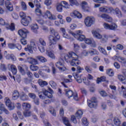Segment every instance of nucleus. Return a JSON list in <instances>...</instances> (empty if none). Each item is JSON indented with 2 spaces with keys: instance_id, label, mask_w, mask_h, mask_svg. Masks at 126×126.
I'll return each instance as SVG.
<instances>
[{
  "instance_id": "f257e3e1",
  "label": "nucleus",
  "mask_w": 126,
  "mask_h": 126,
  "mask_svg": "<svg viewBox=\"0 0 126 126\" xmlns=\"http://www.w3.org/2000/svg\"><path fill=\"white\" fill-rule=\"evenodd\" d=\"M64 60L67 63H70L72 66H77L81 63L78 55L73 52H70L65 55Z\"/></svg>"
},
{
  "instance_id": "f03ea898",
  "label": "nucleus",
  "mask_w": 126,
  "mask_h": 126,
  "mask_svg": "<svg viewBox=\"0 0 126 126\" xmlns=\"http://www.w3.org/2000/svg\"><path fill=\"white\" fill-rule=\"evenodd\" d=\"M29 31L26 30V29H23L20 30L18 32V33L23 39H21V43L22 45H27V40L25 39L27 38V34H29Z\"/></svg>"
},
{
  "instance_id": "7ed1b4c3",
  "label": "nucleus",
  "mask_w": 126,
  "mask_h": 126,
  "mask_svg": "<svg viewBox=\"0 0 126 126\" xmlns=\"http://www.w3.org/2000/svg\"><path fill=\"white\" fill-rule=\"evenodd\" d=\"M83 33V32L82 31H77L75 33L70 31L69 32V34L73 36L75 38L77 39L78 41H80L82 42L85 39V35L82 34Z\"/></svg>"
},
{
  "instance_id": "20e7f679",
  "label": "nucleus",
  "mask_w": 126,
  "mask_h": 126,
  "mask_svg": "<svg viewBox=\"0 0 126 126\" xmlns=\"http://www.w3.org/2000/svg\"><path fill=\"white\" fill-rule=\"evenodd\" d=\"M82 115H83V112L82 111V110H78L76 113L75 116H74V115H72L71 117V122H72L73 124H77V120H76V118L77 119H78V120H80V119H81V118L82 117Z\"/></svg>"
},
{
  "instance_id": "39448f33",
  "label": "nucleus",
  "mask_w": 126,
  "mask_h": 126,
  "mask_svg": "<svg viewBox=\"0 0 126 126\" xmlns=\"http://www.w3.org/2000/svg\"><path fill=\"white\" fill-rule=\"evenodd\" d=\"M65 95L68 98H71V97H73L74 100L75 101H78V95H77V93H73V92L71 90H65Z\"/></svg>"
},
{
  "instance_id": "423d86ee",
  "label": "nucleus",
  "mask_w": 126,
  "mask_h": 126,
  "mask_svg": "<svg viewBox=\"0 0 126 126\" xmlns=\"http://www.w3.org/2000/svg\"><path fill=\"white\" fill-rule=\"evenodd\" d=\"M0 24L1 25H4L5 27L8 30H11V31H13L15 29V27L14 26V24L12 23L11 25H9L7 23H5V22L2 18H0Z\"/></svg>"
},
{
  "instance_id": "0eeeda50",
  "label": "nucleus",
  "mask_w": 126,
  "mask_h": 126,
  "mask_svg": "<svg viewBox=\"0 0 126 126\" xmlns=\"http://www.w3.org/2000/svg\"><path fill=\"white\" fill-rule=\"evenodd\" d=\"M84 23L87 27H91L95 23L94 17H87L84 20Z\"/></svg>"
},
{
  "instance_id": "6e6552de",
  "label": "nucleus",
  "mask_w": 126,
  "mask_h": 126,
  "mask_svg": "<svg viewBox=\"0 0 126 126\" xmlns=\"http://www.w3.org/2000/svg\"><path fill=\"white\" fill-rule=\"evenodd\" d=\"M42 15L44 18H48V19L50 20H57V17L56 15L52 14V13H51V12L49 10H47L46 12L43 13Z\"/></svg>"
},
{
  "instance_id": "1a4fd4ad",
  "label": "nucleus",
  "mask_w": 126,
  "mask_h": 126,
  "mask_svg": "<svg viewBox=\"0 0 126 126\" xmlns=\"http://www.w3.org/2000/svg\"><path fill=\"white\" fill-rule=\"evenodd\" d=\"M60 39L54 38L52 35L48 36V40L49 41V47L50 49H53L56 48V44H57V42Z\"/></svg>"
},
{
  "instance_id": "9d476101",
  "label": "nucleus",
  "mask_w": 126,
  "mask_h": 126,
  "mask_svg": "<svg viewBox=\"0 0 126 126\" xmlns=\"http://www.w3.org/2000/svg\"><path fill=\"white\" fill-rule=\"evenodd\" d=\"M38 41L40 44L38 46V48L41 53H44L45 52V47H46L47 43L44 39L42 38H39Z\"/></svg>"
},
{
  "instance_id": "9b49d317",
  "label": "nucleus",
  "mask_w": 126,
  "mask_h": 126,
  "mask_svg": "<svg viewBox=\"0 0 126 126\" xmlns=\"http://www.w3.org/2000/svg\"><path fill=\"white\" fill-rule=\"evenodd\" d=\"M33 50H37V45H36V43L33 41L31 42L30 45H28L27 47L25 48V51L26 52L29 51L31 54H33Z\"/></svg>"
},
{
  "instance_id": "f8f14e48",
  "label": "nucleus",
  "mask_w": 126,
  "mask_h": 126,
  "mask_svg": "<svg viewBox=\"0 0 126 126\" xmlns=\"http://www.w3.org/2000/svg\"><path fill=\"white\" fill-rule=\"evenodd\" d=\"M110 12H112L115 14L118 17H122L123 16V14H122V11L117 7L115 9H114L113 7H109Z\"/></svg>"
},
{
  "instance_id": "ddd939ff",
  "label": "nucleus",
  "mask_w": 126,
  "mask_h": 126,
  "mask_svg": "<svg viewBox=\"0 0 126 126\" xmlns=\"http://www.w3.org/2000/svg\"><path fill=\"white\" fill-rule=\"evenodd\" d=\"M88 105L90 108H96L97 107V99L95 97H92L91 100L88 102Z\"/></svg>"
},
{
  "instance_id": "4468645a",
  "label": "nucleus",
  "mask_w": 126,
  "mask_h": 126,
  "mask_svg": "<svg viewBox=\"0 0 126 126\" xmlns=\"http://www.w3.org/2000/svg\"><path fill=\"white\" fill-rule=\"evenodd\" d=\"M50 31L51 33L53 34V35H50L49 36H52L54 39H61V36H60V34H59V32H58L57 31L55 30V29L51 28L50 29Z\"/></svg>"
},
{
  "instance_id": "2eb2a0df",
  "label": "nucleus",
  "mask_w": 126,
  "mask_h": 126,
  "mask_svg": "<svg viewBox=\"0 0 126 126\" xmlns=\"http://www.w3.org/2000/svg\"><path fill=\"white\" fill-rule=\"evenodd\" d=\"M4 57L6 60H11L13 62L16 61V57L13 54H9L7 53V51H5L4 52Z\"/></svg>"
},
{
  "instance_id": "dca6fc26",
  "label": "nucleus",
  "mask_w": 126,
  "mask_h": 126,
  "mask_svg": "<svg viewBox=\"0 0 126 126\" xmlns=\"http://www.w3.org/2000/svg\"><path fill=\"white\" fill-rule=\"evenodd\" d=\"M70 16L72 17L73 18H81L82 17V15L81 13L78 12L77 10L73 11L72 12L70 13Z\"/></svg>"
},
{
  "instance_id": "f3484780",
  "label": "nucleus",
  "mask_w": 126,
  "mask_h": 126,
  "mask_svg": "<svg viewBox=\"0 0 126 126\" xmlns=\"http://www.w3.org/2000/svg\"><path fill=\"white\" fill-rule=\"evenodd\" d=\"M31 17H26L25 19H22L21 21V22L24 26H28L29 25V23H30V21H31Z\"/></svg>"
},
{
  "instance_id": "a211bd4d",
  "label": "nucleus",
  "mask_w": 126,
  "mask_h": 126,
  "mask_svg": "<svg viewBox=\"0 0 126 126\" xmlns=\"http://www.w3.org/2000/svg\"><path fill=\"white\" fill-rule=\"evenodd\" d=\"M8 47L9 49H11V50H13L15 48L19 50V51H20L21 49H22V46H21V45L19 44H9Z\"/></svg>"
},
{
  "instance_id": "6ab92c4d",
  "label": "nucleus",
  "mask_w": 126,
  "mask_h": 126,
  "mask_svg": "<svg viewBox=\"0 0 126 126\" xmlns=\"http://www.w3.org/2000/svg\"><path fill=\"white\" fill-rule=\"evenodd\" d=\"M48 91H50V92L48 91H45L43 93L44 95L47 96L48 98H53V93H54V91L50 88H48Z\"/></svg>"
},
{
  "instance_id": "aec40b11",
  "label": "nucleus",
  "mask_w": 126,
  "mask_h": 126,
  "mask_svg": "<svg viewBox=\"0 0 126 126\" xmlns=\"http://www.w3.org/2000/svg\"><path fill=\"white\" fill-rule=\"evenodd\" d=\"M73 76L78 83H82V79L81 78V76L78 75V73H73Z\"/></svg>"
},
{
  "instance_id": "412c9836",
  "label": "nucleus",
  "mask_w": 126,
  "mask_h": 126,
  "mask_svg": "<svg viewBox=\"0 0 126 126\" xmlns=\"http://www.w3.org/2000/svg\"><path fill=\"white\" fill-rule=\"evenodd\" d=\"M22 107L24 110H30L31 109V104L27 102H23L22 104Z\"/></svg>"
},
{
  "instance_id": "4be33fe9",
  "label": "nucleus",
  "mask_w": 126,
  "mask_h": 126,
  "mask_svg": "<svg viewBox=\"0 0 126 126\" xmlns=\"http://www.w3.org/2000/svg\"><path fill=\"white\" fill-rule=\"evenodd\" d=\"M19 96H20V94L18 91L15 90L13 92L12 99V100H17Z\"/></svg>"
},
{
  "instance_id": "5701e85b",
  "label": "nucleus",
  "mask_w": 126,
  "mask_h": 126,
  "mask_svg": "<svg viewBox=\"0 0 126 126\" xmlns=\"http://www.w3.org/2000/svg\"><path fill=\"white\" fill-rule=\"evenodd\" d=\"M60 31L63 33V36L64 38H65L66 39H70V36L66 33L65 28H61Z\"/></svg>"
},
{
  "instance_id": "b1692460",
  "label": "nucleus",
  "mask_w": 126,
  "mask_h": 126,
  "mask_svg": "<svg viewBox=\"0 0 126 126\" xmlns=\"http://www.w3.org/2000/svg\"><path fill=\"white\" fill-rule=\"evenodd\" d=\"M106 21H107V22H112V20H113V19L112 17H110L109 15L106 14H102V18Z\"/></svg>"
},
{
  "instance_id": "393cba45",
  "label": "nucleus",
  "mask_w": 126,
  "mask_h": 126,
  "mask_svg": "<svg viewBox=\"0 0 126 126\" xmlns=\"http://www.w3.org/2000/svg\"><path fill=\"white\" fill-rule=\"evenodd\" d=\"M5 7L9 11H12V10H13V6L9 1L5 3Z\"/></svg>"
},
{
  "instance_id": "a878e982",
  "label": "nucleus",
  "mask_w": 126,
  "mask_h": 126,
  "mask_svg": "<svg viewBox=\"0 0 126 126\" xmlns=\"http://www.w3.org/2000/svg\"><path fill=\"white\" fill-rule=\"evenodd\" d=\"M46 55L49 58L52 59V60H56V55H55V53H54V52L47 51L46 52Z\"/></svg>"
},
{
  "instance_id": "bb28decb",
  "label": "nucleus",
  "mask_w": 126,
  "mask_h": 126,
  "mask_svg": "<svg viewBox=\"0 0 126 126\" xmlns=\"http://www.w3.org/2000/svg\"><path fill=\"white\" fill-rule=\"evenodd\" d=\"M20 100L22 101H27L28 100V95H26L25 93L22 92L20 95Z\"/></svg>"
},
{
  "instance_id": "cd10ccee",
  "label": "nucleus",
  "mask_w": 126,
  "mask_h": 126,
  "mask_svg": "<svg viewBox=\"0 0 126 126\" xmlns=\"http://www.w3.org/2000/svg\"><path fill=\"white\" fill-rule=\"evenodd\" d=\"M9 65L11 71H12L13 74H16L17 73V68H16V66L14 64H9Z\"/></svg>"
},
{
  "instance_id": "c85d7f7f",
  "label": "nucleus",
  "mask_w": 126,
  "mask_h": 126,
  "mask_svg": "<svg viewBox=\"0 0 126 126\" xmlns=\"http://www.w3.org/2000/svg\"><path fill=\"white\" fill-rule=\"evenodd\" d=\"M49 112L53 117H57V112L54 107L50 106L49 109Z\"/></svg>"
},
{
  "instance_id": "c756f323",
  "label": "nucleus",
  "mask_w": 126,
  "mask_h": 126,
  "mask_svg": "<svg viewBox=\"0 0 126 126\" xmlns=\"http://www.w3.org/2000/svg\"><path fill=\"white\" fill-rule=\"evenodd\" d=\"M23 115L26 117H31L32 116V112L29 110V109H27L23 112Z\"/></svg>"
},
{
  "instance_id": "7c9ffc66",
  "label": "nucleus",
  "mask_w": 126,
  "mask_h": 126,
  "mask_svg": "<svg viewBox=\"0 0 126 126\" xmlns=\"http://www.w3.org/2000/svg\"><path fill=\"white\" fill-rule=\"evenodd\" d=\"M28 61L30 63H31L32 64H38V61L32 57L29 58Z\"/></svg>"
},
{
  "instance_id": "2f4dec72",
  "label": "nucleus",
  "mask_w": 126,
  "mask_h": 126,
  "mask_svg": "<svg viewBox=\"0 0 126 126\" xmlns=\"http://www.w3.org/2000/svg\"><path fill=\"white\" fill-rule=\"evenodd\" d=\"M38 83L41 87H44V86H47V85H48V82H47V81H43L41 79L38 80Z\"/></svg>"
},
{
  "instance_id": "473e14b6",
  "label": "nucleus",
  "mask_w": 126,
  "mask_h": 126,
  "mask_svg": "<svg viewBox=\"0 0 126 126\" xmlns=\"http://www.w3.org/2000/svg\"><path fill=\"white\" fill-rule=\"evenodd\" d=\"M93 36L94 38H96V39H102L103 36L99 33L97 32L96 31H94L93 32Z\"/></svg>"
},
{
  "instance_id": "72a5a7b5",
  "label": "nucleus",
  "mask_w": 126,
  "mask_h": 126,
  "mask_svg": "<svg viewBox=\"0 0 126 126\" xmlns=\"http://www.w3.org/2000/svg\"><path fill=\"white\" fill-rule=\"evenodd\" d=\"M118 79L122 82L123 84H126V79L123 75H118Z\"/></svg>"
},
{
  "instance_id": "f704fd0d",
  "label": "nucleus",
  "mask_w": 126,
  "mask_h": 126,
  "mask_svg": "<svg viewBox=\"0 0 126 126\" xmlns=\"http://www.w3.org/2000/svg\"><path fill=\"white\" fill-rule=\"evenodd\" d=\"M110 7L108 8L107 7H101L99 8V11L101 12H108L110 13Z\"/></svg>"
},
{
  "instance_id": "c9c22d12",
  "label": "nucleus",
  "mask_w": 126,
  "mask_h": 126,
  "mask_svg": "<svg viewBox=\"0 0 126 126\" xmlns=\"http://www.w3.org/2000/svg\"><path fill=\"white\" fill-rule=\"evenodd\" d=\"M36 59H37V60H39V61L41 63H47V59L43 56H36Z\"/></svg>"
},
{
  "instance_id": "e433bc0d",
  "label": "nucleus",
  "mask_w": 126,
  "mask_h": 126,
  "mask_svg": "<svg viewBox=\"0 0 126 126\" xmlns=\"http://www.w3.org/2000/svg\"><path fill=\"white\" fill-rule=\"evenodd\" d=\"M89 54H90L91 56H94L95 55H99V52L96 49H92L91 50L89 51Z\"/></svg>"
},
{
  "instance_id": "4c0bfd02",
  "label": "nucleus",
  "mask_w": 126,
  "mask_h": 126,
  "mask_svg": "<svg viewBox=\"0 0 126 126\" xmlns=\"http://www.w3.org/2000/svg\"><path fill=\"white\" fill-rule=\"evenodd\" d=\"M113 123L116 126H120V125H121V120L119 118L115 117L113 119Z\"/></svg>"
},
{
  "instance_id": "58836bf2",
  "label": "nucleus",
  "mask_w": 126,
  "mask_h": 126,
  "mask_svg": "<svg viewBox=\"0 0 126 126\" xmlns=\"http://www.w3.org/2000/svg\"><path fill=\"white\" fill-rule=\"evenodd\" d=\"M119 63H122V65L125 66L126 67V59L124 57H121V58H119Z\"/></svg>"
},
{
  "instance_id": "ea45409f",
  "label": "nucleus",
  "mask_w": 126,
  "mask_h": 126,
  "mask_svg": "<svg viewBox=\"0 0 126 126\" xmlns=\"http://www.w3.org/2000/svg\"><path fill=\"white\" fill-rule=\"evenodd\" d=\"M60 4L65 8H69L70 6V5H69L65 1H61Z\"/></svg>"
},
{
  "instance_id": "a19ab883",
  "label": "nucleus",
  "mask_w": 126,
  "mask_h": 126,
  "mask_svg": "<svg viewBox=\"0 0 126 126\" xmlns=\"http://www.w3.org/2000/svg\"><path fill=\"white\" fill-rule=\"evenodd\" d=\"M98 50L100 53H102L103 55H105V56H108V54L107 53V51H106V50L104 49L103 47L101 46H99L98 48Z\"/></svg>"
},
{
  "instance_id": "79ce46f5",
  "label": "nucleus",
  "mask_w": 126,
  "mask_h": 126,
  "mask_svg": "<svg viewBox=\"0 0 126 126\" xmlns=\"http://www.w3.org/2000/svg\"><path fill=\"white\" fill-rule=\"evenodd\" d=\"M41 68H42V70L43 71H45V72H47V73H50L51 72V69L50 67L48 66H41Z\"/></svg>"
},
{
  "instance_id": "37998d69",
  "label": "nucleus",
  "mask_w": 126,
  "mask_h": 126,
  "mask_svg": "<svg viewBox=\"0 0 126 126\" xmlns=\"http://www.w3.org/2000/svg\"><path fill=\"white\" fill-rule=\"evenodd\" d=\"M85 42L86 44H88V45H90L91 44H95V41L93 39L87 38L85 39Z\"/></svg>"
},
{
  "instance_id": "c03bdc74",
  "label": "nucleus",
  "mask_w": 126,
  "mask_h": 126,
  "mask_svg": "<svg viewBox=\"0 0 126 126\" xmlns=\"http://www.w3.org/2000/svg\"><path fill=\"white\" fill-rule=\"evenodd\" d=\"M106 78L105 76H102L100 78H97L96 83L99 84L101 81H106Z\"/></svg>"
},
{
  "instance_id": "a18cd8bd",
  "label": "nucleus",
  "mask_w": 126,
  "mask_h": 126,
  "mask_svg": "<svg viewBox=\"0 0 126 126\" xmlns=\"http://www.w3.org/2000/svg\"><path fill=\"white\" fill-rule=\"evenodd\" d=\"M69 2L71 6H73V5H79L78 2L76 0H69Z\"/></svg>"
},
{
  "instance_id": "49530a36",
  "label": "nucleus",
  "mask_w": 126,
  "mask_h": 126,
  "mask_svg": "<svg viewBox=\"0 0 126 126\" xmlns=\"http://www.w3.org/2000/svg\"><path fill=\"white\" fill-rule=\"evenodd\" d=\"M63 123L64 125H65V126H66L70 124V123H69V121L68 120V119H67V118L63 117Z\"/></svg>"
},
{
  "instance_id": "de8ad7c7",
  "label": "nucleus",
  "mask_w": 126,
  "mask_h": 126,
  "mask_svg": "<svg viewBox=\"0 0 126 126\" xmlns=\"http://www.w3.org/2000/svg\"><path fill=\"white\" fill-rule=\"evenodd\" d=\"M4 101H5L6 106H7V107L8 106H9V105H10V104L12 103L11 102V101H10V99H9V98H8V97H5Z\"/></svg>"
},
{
  "instance_id": "09e8293b",
  "label": "nucleus",
  "mask_w": 126,
  "mask_h": 126,
  "mask_svg": "<svg viewBox=\"0 0 126 126\" xmlns=\"http://www.w3.org/2000/svg\"><path fill=\"white\" fill-rule=\"evenodd\" d=\"M118 28V26L115 23H112L111 25H110V30H116Z\"/></svg>"
},
{
  "instance_id": "8fccbe9b",
  "label": "nucleus",
  "mask_w": 126,
  "mask_h": 126,
  "mask_svg": "<svg viewBox=\"0 0 126 126\" xmlns=\"http://www.w3.org/2000/svg\"><path fill=\"white\" fill-rule=\"evenodd\" d=\"M21 5L23 10H27V5H26V3L24 1H22Z\"/></svg>"
},
{
  "instance_id": "3c124183",
  "label": "nucleus",
  "mask_w": 126,
  "mask_h": 126,
  "mask_svg": "<svg viewBox=\"0 0 126 126\" xmlns=\"http://www.w3.org/2000/svg\"><path fill=\"white\" fill-rule=\"evenodd\" d=\"M82 123L84 126H87L89 124L88 121H87V119L86 118H83L82 119Z\"/></svg>"
},
{
  "instance_id": "603ef678",
  "label": "nucleus",
  "mask_w": 126,
  "mask_h": 126,
  "mask_svg": "<svg viewBox=\"0 0 126 126\" xmlns=\"http://www.w3.org/2000/svg\"><path fill=\"white\" fill-rule=\"evenodd\" d=\"M82 7L83 9H84L85 11H89V9H86V8H85V5H87V2L85 1H84L82 2L81 4Z\"/></svg>"
},
{
  "instance_id": "864d4df0",
  "label": "nucleus",
  "mask_w": 126,
  "mask_h": 126,
  "mask_svg": "<svg viewBox=\"0 0 126 126\" xmlns=\"http://www.w3.org/2000/svg\"><path fill=\"white\" fill-rule=\"evenodd\" d=\"M107 74L109 76H114V71L112 69L107 70Z\"/></svg>"
},
{
  "instance_id": "5fc2aeb1",
  "label": "nucleus",
  "mask_w": 126,
  "mask_h": 126,
  "mask_svg": "<svg viewBox=\"0 0 126 126\" xmlns=\"http://www.w3.org/2000/svg\"><path fill=\"white\" fill-rule=\"evenodd\" d=\"M30 68L32 71H36L38 70V69H39V67H38L37 66H35L34 65H31L30 66Z\"/></svg>"
},
{
  "instance_id": "6e6d98bb",
  "label": "nucleus",
  "mask_w": 126,
  "mask_h": 126,
  "mask_svg": "<svg viewBox=\"0 0 126 126\" xmlns=\"http://www.w3.org/2000/svg\"><path fill=\"white\" fill-rule=\"evenodd\" d=\"M49 84L52 88L56 89L57 88V83H56L54 81H50L49 82Z\"/></svg>"
},
{
  "instance_id": "4d7b16f0",
  "label": "nucleus",
  "mask_w": 126,
  "mask_h": 126,
  "mask_svg": "<svg viewBox=\"0 0 126 126\" xmlns=\"http://www.w3.org/2000/svg\"><path fill=\"white\" fill-rule=\"evenodd\" d=\"M9 110L10 111H11L12 110H14V108H15V106L14 105V103L12 102L11 103H10L9 106H7Z\"/></svg>"
},
{
  "instance_id": "13d9d810",
  "label": "nucleus",
  "mask_w": 126,
  "mask_h": 126,
  "mask_svg": "<svg viewBox=\"0 0 126 126\" xmlns=\"http://www.w3.org/2000/svg\"><path fill=\"white\" fill-rule=\"evenodd\" d=\"M93 1L97 3H107L106 0H93Z\"/></svg>"
},
{
  "instance_id": "bf43d9fd",
  "label": "nucleus",
  "mask_w": 126,
  "mask_h": 126,
  "mask_svg": "<svg viewBox=\"0 0 126 126\" xmlns=\"http://www.w3.org/2000/svg\"><path fill=\"white\" fill-rule=\"evenodd\" d=\"M83 82L86 85H89L90 84V81L87 79H86V77L83 78Z\"/></svg>"
},
{
  "instance_id": "052dcab7",
  "label": "nucleus",
  "mask_w": 126,
  "mask_h": 126,
  "mask_svg": "<svg viewBox=\"0 0 126 126\" xmlns=\"http://www.w3.org/2000/svg\"><path fill=\"white\" fill-rule=\"evenodd\" d=\"M55 65L56 67H58V68H60V67H62V66H63V63H62L61 62L59 61L56 63Z\"/></svg>"
},
{
  "instance_id": "680f3d73",
  "label": "nucleus",
  "mask_w": 126,
  "mask_h": 126,
  "mask_svg": "<svg viewBox=\"0 0 126 126\" xmlns=\"http://www.w3.org/2000/svg\"><path fill=\"white\" fill-rule=\"evenodd\" d=\"M103 26L104 29H106V30H110V25H109V24L107 23H104Z\"/></svg>"
},
{
  "instance_id": "e2e57ef3",
  "label": "nucleus",
  "mask_w": 126,
  "mask_h": 126,
  "mask_svg": "<svg viewBox=\"0 0 126 126\" xmlns=\"http://www.w3.org/2000/svg\"><path fill=\"white\" fill-rule=\"evenodd\" d=\"M63 6L60 4L58 5L57 7V10L58 11V12H62L63 11Z\"/></svg>"
},
{
  "instance_id": "0e129e2a",
  "label": "nucleus",
  "mask_w": 126,
  "mask_h": 126,
  "mask_svg": "<svg viewBox=\"0 0 126 126\" xmlns=\"http://www.w3.org/2000/svg\"><path fill=\"white\" fill-rule=\"evenodd\" d=\"M83 70H84V68H83V67H81L80 66H78L77 67V71L78 73H81Z\"/></svg>"
},
{
  "instance_id": "69168bd1",
  "label": "nucleus",
  "mask_w": 126,
  "mask_h": 126,
  "mask_svg": "<svg viewBox=\"0 0 126 126\" xmlns=\"http://www.w3.org/2000/svg\"><path fill=\"white\" fill-rule=\"evenodd\" d=\"M60 115L61 117H63V115H64V109L63 107H61L60 109Z\"/></svg>"
},
{
  "instance_id": "338daca9",
  "label": "nucleus",
  "mask_w": 126,
  "mask_h": 126,
  "mask_svg": "<svg viewBox=\"0 0 126 126\" xmlns=\"http://www.w3.org/2000/svg\"><path fill=\"white\" fill-rule=\"evenodd\" d=\"M63 67H61L60 68H59L60 71H61V72H63V71H66V70H67V68L64 66H62Z\"/></svg>"
},
{
  "instance_id": "774afa93",
  "label": "nucleus",
  "mask_w": 126,
  "mask_h": 126,
  "mask_svg": "<svg viewBox=\"0 0 126 126\" xmlns=\"http://www.w3.org/2000/svg\"><path fill=\"white\" fill-rule=\"evenodd\" d=\"M108 35L104 34L102 36V38H101L102 42H107V41H108Z\"/></svg>"
}]
</instances>
